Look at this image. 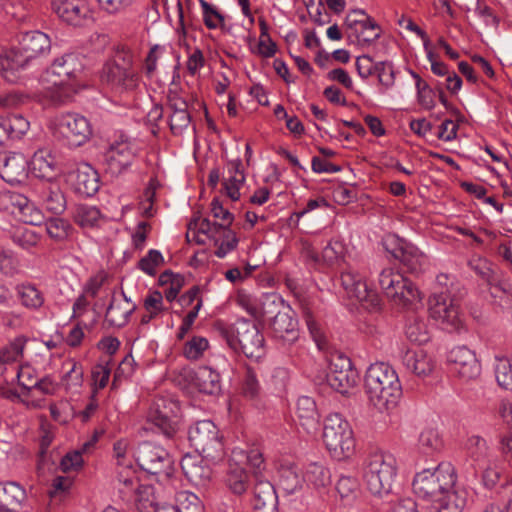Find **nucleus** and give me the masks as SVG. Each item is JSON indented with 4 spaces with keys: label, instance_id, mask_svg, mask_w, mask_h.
Returning a JSON list of instances; mask_svg holds the SVG:
<instances>
[{
    "label": "nucleus",
    "instance_id": "obj_19",
    "mask_svg": "<svg viewBox=\"0 0 512 512\" xmlns=\"http://www.w3.org/2000/svg\"><path fill=\"white\" fill-rule=\"evenodd\" d=\"M127 69V51L117 48L105 63L101 79L112 87L126 90Z\"/></svg>",
    "mask_w": 512,
    "mask_h": 512
},
{
    "label": "nucleus",
    "instance_id": "obj_61",
    "mask_svg": "<svg viewBox=\"0 0 512 512\" xmlns=\"http://www.w3.org/2000/svg\"><path fill=\"white\" fill-rule=\"evenodd\" d=\"M475 475L481 474L482 482L486 488H493L500 477V472L497 468L495 459L491 460L488 463H485L484 466H478L474 468Z\"/></svg>",
    "mask_w": 512,
    "mask_h": 512
},
{
    "label": "nucleus",
    "instance_id": "obj_14",
    "mask_svg": "<svg viewBox=\"0 0 512 512\" xmlns=\"http://www.w3.org/2000/svg\"><path fill=\"white\" fill-rule=\"evenodd\" d=\"M326 379L332 389L341 394H346L357 385L359 373L353 368L348 357L334 355L329 362Z\"/></svg>",
    "mask_w": 512,
    "mask_h": 512
},
{
    "label": "nucleus",
    "instance_id": "obj_18",
    "mask_svg": "<svg viewBox=\"0 0 512 512\" xmlns=\"http://www.w3.org/2000/svg\"><path fill=\"white\" fill-rule=\"evenodd\" d=\"M344 24L349 38H354L362 48L370 46L381 36L379 25L371 17L357 19L347 15Z\"/></svg>",
    "mask_w": 512,
    "mask_h": 512
},
{
    "label": "nucleus",
    "instance_id": "obj_8",
    "mask_svg": "<svg viewBox=\"0 0 512 512\" xmlns=\"http://www.w3.org/2000/svg\"><path fill=\"white\" fill-rule=\"evenodd\" d=\"M190 445L206 462L216 464L224 459L225 448L218 427L210 420L197 421L188 430Z\"/></svg>",
    "mask_w": 512,
    "mask_h": 512
},
{
    "label": "nucleus",
    "instance_id": "obj_21",
    "mask_svg": "<svg viewBox=\"0 0 512 512\" xmlns=\"http://www.w3.org/2000/svg\"><path fill=\"white\" fill-rule=\"evenodd\" d=\"M75 191L84 197L94 196L100 187L98 172L88 163L78 164L68 175Z\"/></svg>",
    "mask_w": 512,
    "mask_h": 512
},
{
    "label": "nucleus",
    "instance_id": "obj_7",
    "mask_svg": "<svg viewBox=\"0 0 512 512\" xmlns=\"http://www.w3.org/2000/svg\"><path fill=\"white\" fill-rule=\"evenodd\" d=\"M323 441L331 457L337 461L350 458L355 452V439L349 422L338 413L324 420Z\"/></svg>",
    "mask_w": 512,
    "mask_h": 512
},
{
    "label": "nucleus",
    "instance_id": "obj_53",
    "mask_svg": "<svg viewBox=\"0 0 512 512\" xmlns=\"http://www.w3.org/2000/svg\"><path fill=\"white\" fill-rule=\"evenodd\" d=\"M27 342L24 336L14 338L8 345L0 349V358L6 365L19 361Z\"/></svg>",
    "mask_w": 512,
    "mask_h": 512
},
{
    "label": "nucleus",
    "instance_id": "obj_43",
    "mask_svg": "<svg viewBox=\"0 0 512 512\" xmlns=\"http://www.w3.org/2000/svg\"><path fill=\"white\" fill-rule=\"evenodd\" d=\"M443 448V440L438 430L426 428L421 431L417 441V451L424 456H433Z\"/></svg>",
    "mask_w": 512,
    "mask_h": 512
},
{
    "label": "nucleus",
    "instance_id": "obj_1",
    "mask_svg": "<svg viewBox=\"0 0 512 512\" xmlns=\"http://www.w3.org/2000/svg\"><path fill=\"white\" fill-rule=\"evenodd\" d=\"M51 46L50 36L42 31L23 33L18 46L6 50V81L17 83L27 72L38 69L49 55Z\"/></svg>",
    "mask_w": 512,
    "mask_h": 512
},
{
    "label": "nucleus",
    "instance_id": "obj_3",
    "mask_svg": "<svg viewBox=\"0 0 512 512\" xmlns=\"http://www.w3.org/2000/svg\"><path fill=\"white\" fill-rule=\"evenodd\" d=\"M133 458L139 468L130 474V486L134 492L139 484H150L159 475L170 476L174 460L170 453L161 445L144 441L133 451Z\"/></svg>",
    "mask_w": 512,
    "mask_h": 512
},
{
    "label": "nucleus",
    "instance_id": "obj_40",
    "mask_svg": "<svg viewBox=\"0 0 512 512\" xmlns=\"http://www.w3.org/2000/svg\"><path fill=\"white\" fill-rule=\"evenodd\" d=\"M16 295L25 308L39 310L45 303V296L35 284L25 282L16 286Z\"/></svg>",
    "mask_w": 512,
    "mask_h": 512
},
{
    "label": "nucleus",
    "instance_id": "obj_64",
    "mask_svg": "<svg viewBox=\"0 0 512 512\" xmlns=\"http://www.w3.org/2000/svg\"><path fill=\"white\" fill-rule=\"evenodd\" d=\"M201 8L203 21L207 28L216 29L224 22L222 14L205 0H201Z\"/></svg>",
    "mask_w": 512,
    "mask_h": 512
},
{
    "label": "nucleus",
    "instance_id": "obj_27",
    "mask_svg": "<svg viewBox=\"0 0 512 512\" xmlns=\"http://www.w3.org/2000/svg\"><path fill=\"white\" fill-rule=\"evenodd\" d=\"M29 172L40 179L50 180L57 173V161L51 150L39 148L28 160Z\"/></svg>",
    "mask_w": 512,
    "mask_h": 512
},
{
    "label": "nucleus",
    "instance_id": "obj_50",
    "mask_svg": "<svg viewBox=\"0 0 512 512\" xmlns=\"http://www.w3.org/2000/svg\"><path fill=\"white\" fill-rule=\"evenodd\" d=\"M197 229V235L195 237V241L198 244H205L206 240L202 238V236L207 237L209 240L214 243L219 242L218 234L225 229L227 225H220L215 222H211L209 219H202L198 223H194Z\"/></svg>",
    "mask_w": 512,
    "mask_h": 512
},
{
    "label": "nucleus",
    "instance_id": "obj_26",
    "mask_svg": "<svg viewBox=\"0 0 512 512\" xmlns=\"http://www.w3.org/2000/svg\"><path fill=\"white\" fill-rule=\"evenodd\" d=\"M225 169L226 172L223 179L225 192L232 201H237L240 199V190L246 181L241 159L228 160Z\"/></svg>",
    "mask_w": 512,
    "mask_h": 512
},
{
    "label": "nucleus",
    "instance_id": "obj_35",
    "mask_svg": "<svg viewBox=\"0 0 512 512\" xmlns=\"http://www.w3.org/2000/svg\"><path fill=\"white\" fill-rule=\"evenodd\" d=\"M205 459H199L192 455H185L181 462V469L186 478L195 485H203L211 477V469L207 464H203Z\"/></svg>",
    "mask_w": 512,
    "mask_h": 512
},
{
    "label": "nucleus",
    "instance_id": "obj_17",
    "mask_svg": "<svg viewBox=\"0 0 512 512\" xmlns=\"http://www.w3.org/2000/svg\"><path fill=\"white\" fill-rule=\"evenodd\" d=\"M107 170L112 175L121 174L128 166V135L125 131H117L110 140L104 154Z\"/></svg>",
    "mask_w": 512,
    "mask_h": 512
},
{
    "label": "nucleus",
    "instance_id": "obj_31",
    "mask_svg": "<svg viewBox=\"0 0 512 512\" xmlns=\"http://www.w3.org/2000/svg\"><path fill=\"white\" fill-rule=\"evenodd\" d=\"M29 173L27 157L22 153H11L5 158L1 177L8 183L23 182Z\"/></svg>",
    "mask_w": 512,
    "mask_h": 512
},
{
    "label": "nucleus",
    "instance_id": "obj_58",
    "mask_svg": "<svg viewBox=\"0 0 512 512\" xmlns=\"http://www.w3.org/2000/svg\"><path fill=\"white\" fill-rule=\"evenodd\" d=\"M218 237L219 242L214 243V245L217 246L215 255L218 258H224L237 247L238 239L236 234L227 226L224 230H222L221 233L218 234Z\"/></svg>",
    "mask_w": 512,
    "mask_h": 512
},
{
    "label": "nucleus",
    "instance_id": "obj_2",
    "mask_svg": "<svg viewBox=\"0 0 512 512\" xmlns=\"http://www.w3.org/2000/svg\"><path fill=\"white\" fill-rule=\"evenodd\" d=\"M365 392L370 404L381 413L395 409L403 394L396 370L386 362H375L368 367Z\"/></svg>",
    "mask_w": 512,
    "mask_h": 512
},
{
    "label": "nucleus",
    "instance_id": "obj_63",
    "mask_svg": "<svg viewBox=\"0 0 512 512\" xmlns=\"http://www.w3.org/2000/svg\"><path fill=\"white\" fill-rule=\"evenodd\" d=\"M164 258L159 250L151 249L138 263V267L148 275H154L156 267L163 262Z\"/></svg>",
    "mask_w": 512,
    "mask_h": 512
},
{
    "label": "nucleus",
    "instance_id": "obj_59",
    "mask_svg": "<svg viewBox=\"0 0 512 512\" xmlns=\"http://www.w3.org/2000/svg\"><path fill=\"white\" fill-rule=\"evenodd\" d=\"M3 125L7 132L8 140L20 138L29 128V122L21 115L3 118Z\"/></svg>",
    "mask_w": 512,
    "mask_h": 512
},
{
    "label": "nucleus",
    "instance_id": "obj_62",
    "mask_svg": "<svg viewBox=\"0 0 512 512\" xmlns=\"http://www.w3.org/2000/svg\"><path fill=\"white\" fill-rule=\"evenodd\" d=\"M344 252V243L339 239H332L323 248L322 257L327 264H333L343 257Z\"/></svg>",
    "mask_w": 512,
    "mask_h": 512
},
{
    "label": "nucleus",
    "instance_id": "obj_47",
    "mask_svg": "<svg viewBox=\"0 0 512 512\" xmlns=\"http://www.w3.org/2000/svg\"><path fill=\"white\" fill-rule=\"evenodd\" d=\"M10 238L20 248L31 251L39 243V236L34 230L24 226L13 227L10 231Z\"/></svg>",
    "mask_w": 512,
    "mask_h": 512
},
{
    "label": "nucleus",
    "instance_id": "obj_45",
    "mask_svg": "<svg viewBox=\"0 0 512 512\" xmlns=\"http://www.w3.org/2000/svg\"><path fill=\"white\" fill-rule=\"evenodd\" d=\"M226 487L235 495H242L247 491L249 476L240 466L230 465L225 477Z\"/></svg>",
    "mask_w": 512,
    "mask_h": 512
},
{
    "label": "nucleus",
    "instance_id": "obj_25",
    "mask_svg": "<svg viewBox=\"0 0 512 512\" xmlns=\"http://www.w3.org/2000/svg\"><path fill=\"white\" fill-rule=\"evenodd\" d=\"M404 367L418 377H427L435 369V359L423 349L407 350L403 357Z\"/></svg>",
    "mask_w": 512,
    "mask_h": 512
},
{
    "label": "nucleus",
    "instance_id": "obj_10",
    "mask_svg": "<svg viewBox=\"0 0 512 512\" xmlns=\"http://www.w3.org/2000/svg\"><path fill=\"white\" fill-rule=\"evenodd\" d=\"M379 285L385 295L397 305L407 306L421 300L420 292L408 278L392 268L379 274Z\"/></svg>",
    "mask_w": 512,
    "mask_h": 512
},
{
    "label": "nucleus",
    "instance_id": "obj_48",
    "mask_svg": "<svg viewBox=\"0 0 512 512\" xmlns=\"http://www.w3.org/2000/svg\"><path fill=\"white\" fill-rule=\"evenodd\" d=\"M405 334L409 341L423 345L430 340V333L426 321L420 317H414L406 325Z\"/></svg>",
    "mask_w": 512,
    "mask_h": 512
},
{
    "label": "nucleus",
    "instance_id": "obj_28",
    "mask_svg": "<svg viewBox=\"0 0 512 512\" xmlns=\"http://www.w3.org/2000/svg\"><path fill=\"white\" fill-rule=\"evenodd\" d=\"M468 491L458 485L433 500L431 512H462L467 504Z\"/></svg>",
    "mask_w": 512,
    "mask_h": 512
},
{
    "label": "nucleus",
    "instance_id": "obj_36",
    "mask_svg": "<svg viewBox=\"0 0 512 512\" xmlns=\"http://www.w3.org/2000/svg\"><path fill=\"white\" fill-rule=\"evenodd\" d=\"M111 466L116 479L126 485L128 483V439L121 438L113 443Z\"/></svg>",
    "mask_w": 512,
    "mask_h": 512
},
{
    "label": "nucleus",
    "instance_id": "obj_49",
    "mask_svg": "<svg viewBox=\"0 0 512 512\" xmlns=\"http://www.w3.org/2000/svg\"><path fill=\"white\" fill-rule=\"evenodd\" d=\"M242 395L250 401H258L262 396V387L256 372L247 367L241 385Z\"/></svg>",
    "mask_w": 512,
    "mask_h": 512
},
{
    "label": "nucleus",
    "instance_id": "obj_56",
    "mask_svg": "<svg viewBox=\"0 0 512 512\" xmlns=\"http://www.w3.org/2000/svg\"><path fill=\"white\" fill-rule=\"evenodd\" d=\"M336 490L342 499L350 502L357 496L359 481L354 476L341 475L336 482Z\"/></svg>",
    "mask_w": 512,
    "mask_h": 512
},
{
    "label": "nucleus",
    "instance_id": "obj_6",
    "mask_svg": "<svg viewBox=\"0 0 512 512\" xmlns=\"http://www.w3.org/2000/svg\"><path fill=\"white\" fill-rule=\"evenodd\" d=\"M457 485V474L450 462H441L434 469L418 472L412 483L416 495L435 500Z\"/></svg>",
    "mask_w": 512,
    "mask_h": 512
},
{
    "label": "nucleus",
    "instance_id": "obj_57",
    "mask_svg": "<svg viewBox=\"0 0 512 512\" xmlns=\"http://www.w3.org/2000/svg\"><path fill=\"white\" fill-rule=\"evenodd\" d=\"M208 348L209 341L207 338L202 336H193L185 343L183 348V355L188 360L195 361L200 359Z\"/></svg>",
    "mask_w": 512,
    "mask_h": 512
},
{
    "label": "nucleus",
    "instance_id": "obj_34",
    "mask_svg": "<svg viewBox=\"0 0 512 512\" xmlns=\"http://www.w3.org/2000/svg\"><path fill=\"white\" fill-rule=\"evenodd\" d=\"M15 377L17 378L19 386L22 388V395L26 398L22 400L23 404L27 408H41L43 401L41 399H29L28 396L32 393L34 384L38 380L36 370L28 365H21L15 371Z\"/></svg>",
    "mask_w": 512,
    "mask_h": 512
},
{
    "label": "nucleus",
    "instance_id": "obj_46",
    "mask_svg": "<svg viewBox=\"0 0 512 512\" xmlns=\"http://www.w3.org/2000/svg\"><path fill=\"white\" fill-rule=\"evenodd\" d=\"M75 221L83 228H97L102 225L104 218L96 206L84 204L77 207Z\"/></svg>",
    "mask_w": 512,
    "mask_h": 512
},
{
    "label": "nucleus",
    "instance_id": "obj_51",
    "mask_svg": "<svg viewBox=\"0 0 512 512\" xmlns=\"http://www.w3.org/2000/svg\"><path fill=\"white\" fill-rule=\"evenodd\" d=\"M98 440L95 435L92 440L85 442L81 450H74L66 453L60 462V467L64 472L76 471L83 466L84 460L82 452L86 451L89 447L93 446Z\"/></svg>",
    "mask_w": 512,
    "mask_h": 512
},
{
    "label": "nucleus",
    "instance_id": "obj_13",
    "mask_svg": "<svg viewBox=\"0 0 512 512\" xmlns=\"http://www.w3.org/2000/svg\"><path fill=\"white\" fill-rule=\"evenodd\" d=\"M341 284L350 298L356 299L361 305L370 311L380 308V298L378 294L369 289L363 276L354 268H347L341 273Z\"/></svg>",
    "mask_w": 512,
    "mask_h": 512
},
{
    "label": "nucleus",
    "instance_id": "obj_12",
    "mask_svg": "<svg viewBox=\"0 0 512 512\" xmlns=\"http://www.w3.org/2000/svg\"><path fill=\"white\" fill-rule=\"evenodd\" d=\"M148 420L167 437L179 428L181 408L179 402L170 396H157L150 408Z\"/></svg>",
    "mask_w": 512,
    "mask_h": 512
},
{
    "label": "nucleus",
    "instance_id": "obj_33",
    "mask_svg": "<svg viewBox=\"0 0 512 512\" xmlns=\"http://www.w3.org/2000/svg\"><path fill=\"white\" fill-rule=\"evenodd\" d=\"M395 259L399 260L411 271L417 272L426 263V256L414 244L399 240L397 246L392 251Z\"/></svg>",
    "mask_w": 512,
    "mask_h": 512
},
{
    "label": "nucleus",
    "instance_id": "obj_38",
    "mask_svg": "<svg viewBox=\"0 0 512 512\" xmlns=\"http://www.w3.org/2000/svg\"><path fill=\"white\" fill-rule=\"evenodd\" d=\"M331 471L323 462H311L303 472V483L315 490H324L331 484Z\"/></svg>",
    "mask_w": 512,
    "mask_h": 512
},
{
    "label": "nucleus",
    "instance_id": "obj_52",
    "mask_svg": "<svg viewBox=\"0 0 512 512\" xmlns=\"http://www.w3.org/2000/svg\"><path fill=\"white\" fill-rule=\"evenodd\" d=\"M495 378L505 390H512V363L508 358L496 357L494 363Z\"/></svg>",
    "mask_w": 512,
    "mask_h": 512
},
{
    "label": "nucleus",
    "instance_id": "obj_5",
    "mask_svg": "<svg viewBox=\"0 0 512 512\" xmlns=\"http://www.w3.org/2000/svg\"><path fill=\"white\" fill-rule=\"evenodd\" d=\"M219 333L229 348L247 358L259 360L265 354V340L257 325L237 319L233 325L219 327Z\"/></svg>",
    "mask_w": 512,
    "mask_h": 512
},
{
    "label": "nucleus",
    "instance_id": "obj_39",
    "mask_svg": "<svg viewBox=\"0 0 512 512\" xmlns=\"http://www.w3.org/2000/svg\"><path fill=\"white\" fill-rule=\"evenodd\" d=\"M466 448L471 465L474 468L484 466L485 463L494 459L486 440L480 436L473 435L469 437L466 443Z\"/></svg>",
    "mask_w": 512,
    "mask_h": 512
},
{
    "label": "nucleus",
    "instance_id": "obj_15",
    "mask_svg": "<svg viewBox=\"0 0 512 512\" xmlns=\"http://www.w3.org/2000/svg\"><path fill=\"white\" fill-rule=\"evenodd\" d=\"M51 6L62 21L72 26H84L93 20L86 0H52Z\"/></svg>",
    "mask_w": 512,
    "mask_h": 512
},
{
    "label": "nucleus",
    "instance_id": "obj_42",
    "mask_svg": "<svg viewBox=\"0 0 512 512\" xmlns=\"http://www.w3.org/2000/svg\"><path fill=\"white\" fill-rule=\"evenodd\" d=\"M196 385L200 392L213 395L221 390V376L211 367L202 366L196 372Z\"/></svg>",
    "mask_w": 512,
    "mask_h": 512
},
{
    "label": "nucleus",
    "instance_id": "obj_29",
    "mask_svg": "<svg viewBox=\"0 0 512 512\" xmlns=\"http://www.w3.org/2000/svg\"><path fill=\"white\" fill-rule=\"evenodd\" d=\"M133 502V512H177L173 505L156 506L154 487L150 484H139Z\"/></svg>",
    "mask_w": 512,
    "mask_h": 512
},
{
    "label": "nucleus",
    "instance_id": "obj_9",
    "mask_svg": "<svg viewBox=\"0 0 512 512\" xmlns=\"http://www.w3.org/2000/svg\"><path fill=\"white\" fill-rule=\"evenodd\" d=\"M51 130L55 138L71 148L87 143L93 134L90 120L77 112L61 113L51 122Z\"/></svg>",
    "mask_w": 512,
    "mask_h": 512
},
{
    "label": "nucleus",
    "instance_id": "obj_37",
    "mask_svg": "<svg viewBox=\"0 0 512 512\" xmlns=\"http://www.w3.org/2000/svg\"><path fill=\"white\" fill-rule=\"evenodd\" d=\"M296 413L301 426L308 433H312L318 428L319 413L312 397L300 396L296 402Z\"/></svg>",
    "mask_w": 512,
    "mask_h": 512
},
{
    "label": "nucleus",
    "instance_id": "obj_32",
    "mask_svg": "<svg viewBox=\"0 0 512 512\" xmlns=\"http://www.w3.org/2000/svg\"><path fill=\"white\" fill-rule=\"evenodd\" d=\"M105 320L110 327H123L128 322V297L123 288L112 293L110 304L106 310Z\"/></svg>",
    "mask_w": 512,
    "mask_h": 512
},
{
    "label": "nucleus",
    "instance_id": "obj_30",
    "mask_svg": "<svg viewBox=\"0 0 512 512\" xmlns=\"http://www.w3.org/2000/svg\"><path fill=\"white\" fill-rule=\"evenodd\" d=\"M83 67L84 63L81 55L69 52L53 61L50 72L58 78L73 80L83 70Z\"/></svg>",
    "mask_w": 512,
    "mask_h": 512
},
{
    "label": "nucleus",
    "instance_id": "obj_60",
    "mask_svg": "<svg viewBox=\"0 0 512 512\" xmlns=\"http://www.w3.org/2000/svg\"><path fill=\"white\" fill-rule=\"evenodd\" d=\"M45 228L52 239L62 241L68 237L71 225L63 218L53 217L45 222Z\"/></svg>",
    "mask_w": 512,
    "mask_h": 512
},
{
    "label": "nucleus",
    "instance_id": "obj_54",
    "mask_svg": "<svg viewBox=\"0 0 512 512\" xmlns=\"http://www.w3.org/2000/svg\"><path fill=\"white\" fill-rule=\"evenodd\" d=\"M177 512H203V505L199 497L189 491H180L176 495Z\"/></svg>",
    "mask_w": 512,
    "mask_h": 512
},
{
    "label": "nucleus",
    "instance_id": "obj_11",
    "mask_svg": "<svg viewBox=\"0 0 512 512\" xmlns=\"http://www.w3.org/2000/svg\"><path fill=\"white\" fill-rule=\"evenodd\" d=\"M429 312L432 319L448 332H461L464 328L459 308L444 292H434L429 298Z\"/></svg>",
    "mask_w": 512,
    "mask_h": 512
},
{
    "label": "nucleus",
    "instance_id": "obj_4",
    "mask_svg": "<svg viewBox=\"0 0 512 512\" xmlns=\"http://www.w3.org/2000/svg\"><path fill=\"white\" fill-rule=\"evenodd\" d=\"M397 470L394 455L383 451L369 454L363 464V480L370 494L378 498L390 495Z\"/></svg>",
    "mask_w": 512,
    "mask_h": 512
},
{
    "label": "nucleus",
    "instance_id": "obj_55",
    "mask_svg": "<svg viewBox=\"0 0 512 512\" xmlns=\"http://www.w3.org/2000/svg\"><path fill=\"white\" fill-rule=\"evenodd\" d=\"M108 281L109 276L107 272L104 270L97 271L87 279L83 285L82 291L89 297H97L103 290L106 289Z\"/></svg>",
    "mask_w": 512,
    "mask_h": 512
},
{
    "label": "nucleus",
    "instance_id": "obj_24",
    "mask_svg": "<svg viewBox=\"0 0 512 512\" xmlns=\"http://www.w3.org/2000/svg\"><path fill=\"white\" fill-rule=\"evenodd\" d=\"M34 191L47 211L53 214H61L66 209V199L58 183L40 182L35 186Z\"/></svg>",
    "mask_w": 512,
    "mask_h": 512
},
{
    "label": "nucleus",
    "instance_id": "obj_16",
    "mask_svg": "<svg viewBox=\"0 0 512 512\" xmlns=\"http://www.w3.org/2000/svg\"><path fill=\"white\" fill-rule=\"evenodd\" d=\"M447 361L453 371L464 380L476 379L481 373V365L475 352L466 346L452 348L448 353Z\"/></svg>",
    "mask_w": 512,
    "mask_h": 512
},
{
    "label": "nucleus",
    "instance_id": "obj_20",
    "mask_svg": "<svg viewBox=\"0 0 512 512\" xmlns=\"http://www.w3.org/2000/svg\"><path fill=\"white\" fill-rule=\"evenodd\" d=\"M2 201L6 202V209H11V213L18 214L25 223L37 226L40 225L43 216L29 199L14 191H6L1 194Z\"/></svg>",
    "mask_w": 512,
    "mask_h": 512
},
{
    "label": "nucleus",
    "instance_id": "obj_22",
    "mask_svg": "<svg viewBox=\"0 0 512 512\" xmlns=\"http://www.w3.org/2000/svg\"><path fill=\"white\" fill-rule=\"evenodd\" d=\"M290 310L279 311L270 321L272 336L283 345H291L299 338L298 321Z\"/></svg>",
    "mask_w": 512,
    "mask_h": 512
},
{
    "label": "nucleus",
    "instance_id": "obj_44",
    "mask_svg": "<svg viewBox=\"0 0 512 512\" xmlns=\"http://www.w3.org/2000/svg\"><path fill=\"white\" fill-rule=\"evenodd\" d=\"M279 487L286 494H293L303 486V475L300 476L295 465H281L278 470Z\"/></svg>",
    "mask_w": 512,
    "mask_h": 512
},
{
    "label": "nucleus",
    "instance_id": "obj_41",
    "mask_svg": "<svg viewBox=\"0 0 512 512\" xmlns=\"http://www.w3.org/2000/svg\"><path fill=\"white\" fill-rule=\"evenodd\" d=\"M80 86L74 80L59 78L53 81V87L49 92V97L55 105H63L74 100L79 92Z\"/></svg>",
    "mask_w": 512,
    "mask_h": 512
},
{
    "label": "nucleus",
    "instance_id": "obj_23",
    "mask_svg": "<svg viewBox=\"0 0 512 512\" xmlns=\"http://www.w3.org/2000/svg\"><path fill=\"white\" fill-rule=\"evenodd\" d=\"M252 507L254 512H276L278 507L275 487L269 480L257 475L253 487Z\"/></svg>",
    "mask_w": 512,
    "mask_h": 512
}]
</instances>
